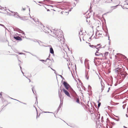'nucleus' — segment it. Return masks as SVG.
I'll list each match as a JSON object with an SVG mask.
<instances>
[{"label":"nucleus","mask_w":128,"mask_h":128,"mask_svg":"<svg viewBox=\"0 0 128 128\" xmlns=\"http://www.w3.org/2000/svg\"><path fill=\"white\" fill-rule=\"evenodd\" d=\"M62 30L60 29L56 30V41L60 42L61 43H62L65 41L64 36L63 34Z\"/></svg>","instance_id":"f257e3e1"},{"label":"nucleus","mask_w":128,"mask_h":128,"mask_svg":"<svg viewBox=\"0 0 128 128\" xmlns=\"http://www.w3.org/2000/svg\"><path fill=\"white\" fill-rule=\"evenodd\" d=\"M62 84L65 88L67 90H69L70 92H73L76 93L71 86L66 82L64 81Z\"/></svg>","instance_id":"f03ea898"},{"label":"nucleus","mask_w":128,"mask_h":128,"mask_svg":"<svg viewBox=\"0 0 128 128\" xmlns=\"http://www.w3.org/2000/svg\"><path fill=\"white\" fill-rule=\"evenodd\" d=\"M120 74L122 76V79L121 80L122 81L121 82H120V80L119 82V83H120L126 77V76L128 75V74L126 72L123 71L122 72L120 73Z\"/></svg>","instance_id":"7ed1b4c3"},{"label":"nucleus","mask_w":128,"mask_h":128,"mask_svg":"<svg viewBox=\"0 0 128 128\" xmlns=\"http://www.w3.org/2000/svg\"><path fill=\"white\" fill-rule=\"evenodd\" d=\"M76 94V93H75ZM76 94L74 96H72V98L71 97V98L73 99L77 103L80 104V101L79 100V97Z\"/></svg>","instance_id":"20e7f679"},{"label":"nucleus","mask_w":128,"mask_h":128,"mask_svg":"<svg viewBox=\"0 0 128 128\" xmlns=\"http://www.w3.org/2000/svg\"><path fill=\"white\" fill-rule=\"evenodd\" d=\"M114 70L115 72L116 73L118 74H120V73L123 71V70L122 69V68H120L119 67H118Z\"/></svg>","instance_id":"39448f33"},{"label":"nucleus","mask_w":128,"mask_h":128,"mask_svg":"<svg viewBox=\"0 0 128 128\" xmlns=\"http://www.w3.org/2000/svg\"><path fill=\"white\" fill-rule=\"evenodd\" d=\"M101 45H100L99 47H97V50L96 51V52L95 53V55L96 56H100V55L102 54V53L98 52V51H99V48H102L101 47Z\"/></svg>","instance_id":"423d86ee"},{"label":"nucleus","mask_w":128,"mask_h":128,"mask_svg":"<svg viewBox=\"0 0 128 128\" xmlns=\"http://www.w3.org/2000/svg\"><path fill=\"white\" fill-rule=\"evenodd\" d=\"M63 90L66 95L70 97V98H71V97L70 96L69 93L68 91H67L64 88L63 89Z\"/></svg>","instance_id":"0eeeda50"},{"label":"nucleus","mask_w":128,"mask_h":128,"mask_svg":"<svg viewBox=\"0 0 128 128\" xmlns=\"http://www.w3.org/2000/svg\"><path fill=\"white\" fill-rule=\"evenodd\" d=\"M13 38L16 40L21 41L22 40V39L18 36L15 34L13 36Z\"/></svg>","instance_id":"6e6552de"},{"label":"nucleus","mask_w":128,"mask_h":128,"mask_svg":"<svg viewBox=\"0 0 128 128\" xmlns=\"http://www.w3.org/2000/svg\"><path fill=\"white\" fill-rule=\"evenodd\" d=\"M18 18H19L20 20H27L28 19V18H27V19L26 18L27 17L26 16H24L23 17H21L20 16H19V14H18Z\"/></svg>","instance_id":"1a4fd4ad"},{"label":"nucleus","mask_w":128,"mask_h":128,"mask_svg":"<svg viewBox=\"0 0 128 128\" xmlns=\"http://www.w3.org/2000/svg\"><path fill=\"white\" fill-rule=\"evenodd\" d=\"M48 46L50 47V53L53 54V55L54 56V51L53 50V48H52V46L50 45Z\"/></svg>","instance_id":"9d476101"},{"label":"nucleus","mask_w":128,"mask_h":128,"mask_svg":"<svg viewBox=\"0 0 128 128\" xmlns=\"http://www.w3.org/2000/svg\"><path fill=\"white\" fill-rule=\"evenodd\" d=\"M44 1L45 2H47L51 4H53L54 2H55L50 0H44Z\"/></svg>","instance_id":"9b49d317"},{"label":"nucleus","mask_w":128,"mask_h":128,"mask_svg":"<svg viewBox=\"0 0 128 128\" xmlns=\"http://www.w3.org/2000/svg\"><path fill=\"white\" fill-rule=\"evenodd\" d=\"M105 30H104V28H103V29L104 30L105 32L106 33V36H108V28H107L106 26H105Z\"/></svg>","instance_id":"f8f14e48"},{"label":"nucleus","mask_w":128,"mask_h":128,"mask_svg":"<svg viewBox=\"0 0 128 128\" xmlns=\"http://www.w3.org/2000/svg\"><path fill=\"white\" fill-rule=\"evenodd\" d=\"M112 2V0H107L105 2L106 3H110Z\"/></svg>","instance_id":"ddd939ff"},{"label":"nucleus","mask_w":128,"mask_h":128,"mask_svg":"<svg viewBox=\"0 0 128 128\" xmlns=\"http://www.w3.org/2000/svg\"><path fill=\"white\" fill-rule=\"evenodd\" d=\"M100 56H102V57L104 58V59H106V56L104 55V54H102L100 55Z\"/></svg>","instance_id":"4468645a"},{"label":"nucleus","mask_w":128,"mask_h":128,"mask_svg":"<svg viewBox=\"0 0 128 128\" xmlns=\"http://www.w3.org/2000/svg\"><path fill=\"white\" fill-rule=\"evenodd\" d=\"M44 112V113H52V114L53 115H54V116L55 117H56V115H55L54 114L53 112Z\"/></svg>","instance_id":"2eb2a0df"},{"label":"nucleus","mask_w":128,"mask_h":128,"mask_svg":"<svg viewBox=\"0 0 128 128\" xmlns=\"http://www.w3.org/2000/svg\"><path fill=\"white\" fill-rule=\"evenodd\" d=\"M90 46L92 48H97V46H94L93 45H90Z\"/></svg>","instance_id":"dca6fc26"},{"label":"nucleus","mask_w":128,"mask_h":128,"mask_svg":"<svg viewBox=\"0 0 128 128\" xmlns=\"http://www.w3.org/2000/svg\"><path fill=\"white\" fill-rule=\"evenodd\" d=\"M24 52H26V53H29L30 54H32V56H36V57H37V58H38V57H37V56L36 55H34L33 54H32V53H31L30 52H26V51H24Z\"/></svg>","instance_id":"f3484780"},{"label":"nucleus","mask_w":128,"mask_h":128,"mask_svg":"<svg viewBox=\"0 0 128 128\" xmlns=\"http://www.w3.org/2000/svg\"><path fill=\"white\" fill-rule=\"evenodd\" d=\"M10 12H11V13L12 14H16V15L17 16H18V14L17 12H15L14 11H10Z\"/></svg>","instance_id":"a211bd4d"},{"label":"nucleus","mask_w":128,"mask_h":128,"mask_svg":"<svg viewBox=\"0 0 128 128\" xmlns=\"http://www.w3.org/2000/svg\"><path fill=\"white\" fill-rule=\"evenodd\" d=\"M39 41H40V42H42L41 41H40V40H38V42H38V44H39L40 46H45V45H43V44L42 45H41L40 44V43L39 42Z\"/></svg>","instance_id":"6ab92c4d"},{"label":"nucleus","mask_w":128,"mask_h":128,"mask_svg":"<svg viewBox=\"0 0 128 128\" xmlns=\"http://www.w3.org/2000/svg\"><path fill=\"white\" fill-rule=\"evenodd\" d=\"M101 86H102V90H104V86H103V84H101Z\"/></svg>","instance_id":"aec40b11"},{"label":"nucleus","mask_w":128,"mask_h":128,"mask_svg":"<svg viewBox=\"0 0 128 128\" xmlns=\"http://www.w3.org/2000/svg\"><path fill=\"white\" fill-rule=\"evenodd\" d=\"M8 13L7 14V15L8 16H12V14H11L9 12H7Z\"/></svg>","instance_id":"412c9836"},{"label":"nucleus","mask_w":128,"mask_h":128,"mask_svg":"<svg viewBox=\"0 0 128 128\" xmlns=\"http://www.w3.org/2000/svg\"><path fill=\"white\" fill-rule=\"evenodd\" d=\"M113 119L116 120L117 121H118L119 120V118H118V119H116L115 118H112Z\"/></svg>","instance_id":"4be33fe9"},{"label":"nucleus","mask_w":128,"mask_h":128,"mask_svg":"<svg viewBox=\"0 0 128 128\" xmlns=\"http://www.w3.org/2000/svg\"><path fill=\"white\" fill-rule=\"evenodd\" d=\"M108 52H106L104 54V55L106 56H107L108 55Z\"/></svg>","instance_id":"5701e85b"},{"label":"nucleus","mask_w":128,"mask_h":128,"mask_svg":"<svg viewBox=\"0 0 128 128\" xmlns=\"http://www.w3.org/2000/svg\"><path fill=\"white\" fill-rule=\"evenodd\" d=\"M2 92H0V98H1V99H3V98L2 97Z\"/></svg>","instance_id":"b1692460"},{"label":"nucleus","mask_w":128,"mask_h":128,"mask_svg":"<svg viewBox=\"0 0 128 128\" xmlns=\"http://www.w3.org/2000/svg\"><path fill=\"white\" fill-rule=\"evenodd\" d=\"M58 94H59V97L60 98H62V95L61 94L59 93Z\"/></svg>","instance_id":"393cba45"},{"label":"nucleus","mask_w":128,"mask_h":128,"mask_svg":"<svg viewBox=\"0 0 128 128\" xmlns=\"http://www.w3.org/2000/svg\"><path fill=\"white\" fill-rule=\"evenodd\" d=\"M120 5H121L119 4L118 5H116V6H112L111 7V8H113V7H116L118 6H120Z\"/></svg>","instance_id":"a878e982"},{"label":"nucleus","mask_w":128,"mask_h":128,"mask_svg":"<svg viewBox=\"0 0 128 128\" xmlns=\"http://www.w3.org/2000/svg\"><path fill=\"white\" fill-rule=\"evenodd\" d=\"M101 103L100 102H98V108H99L101 105Z\"/></svg>","instance_id":"bb28decb"},{"label":"nucleus","mask_w":128,"mask_h":128,"mask_svg":"<svg viewBox=\"0 0 128 128\" xmlns=\"http://www.w3.org/2000/svg\"><path fill=\"white\" fill-rule=\"evenodd\" d=\"M12 16H14L15 17H16V18H19L18 17L15 16L16 15V14H12Z\"/></svg>","instance_id":"cd10ccee"},{"label":"nucleus","mask_w":128,"mask_h":128,"mask_svg":"<svg viewBox=\"0 0 128 128\" xmlns=\"http://www.w3.org/2000/svg\"><path fill=\"white\" fill-rule=\"evenodd\" d=\"M38 40H37L35 39H34L33 41L35 42H38Z\"/></svg>","instance_id":"c85d7f7f"},{"label":"nucleus","mask_w":128,"mask_h":128,"mask_svg":"<svg viewBox=\"0 0 128 128\" xmlns=\"http://www.w3.org/2000/svg\"><path fill=\"white\" fill-rule=\"evenodd\" d=\"M98 34V35H102V34H100V33L98 32H97L96 33V35Z\"/></svg>","instance_id":"c756f323"},{"label":"nucleus","mask_w":128,"mask_h":128,"mask_svg":"<svg viewBox=\"0 0 128 128\" xmlns=\"http://www.w3.org/2000/svg\"><path fill=\"white\" fill-rule=\"evenodd\" d=\"M17 101H18V102H20L24 104H26V103H24V102H21L20 101H19V100H17Z\"/></svg>","instance_id":"7c9ffc66"},{"label":"nucleus","mask_w":128,"mask_h":128,"mask_svg":"<svg viewBox=\"0 0 128 128\" xmlns=\"http://www.w3.org/2000/svg\"><path fill=\"white\" fill-rule=\"evenodd\" d=\"M58 75L59 76H60V77L62 78V79L63 80H64V78L62 76H61V75H59L58 74H56V75Z\"/></svg>","instance_id":"2f4dec72"},{"label":"nucleus","mask_w":128,"mask_h":128,"mask_svg":"<svg viewBox=\"0 0 128 128\" xmlns=\"http://www.w3.org/2000/svg\"><path fill=\"white\" fill-rule=\"evenodd\" d=\"M0 26L3 27L5 28L6 29V27L4 26V25L2 24H0Z\"/></svg>","instance_id":"473e14b6"},{"label":"nucleus","mask_w":128,"mask_h":128,"mask_svg":"<svg viewBox=\"0 0 128 128\" xmlns=\"http://www.w3.org/2000/svg\"><path fill=\"white\" fill-rule=\"evenodd\" d=\"M20 54H24L25 55L26 54L25 53H23L22 52H19L18 53Z\"/></svg>","instance_id":"72a5a7b5"},{"label":"nucleus","mask_w":128,"mask_h":128,"mask_svg":"<svg viewBox=\"0 0 128 128\" xmlns=\"http://www.w3.org/2000/svg\"><path fill=\"white\" fill-rule=\"evenodd\" d=\"M60 9V8H58L57 6H56V11H57L58 12H59V10Z\"/></svg>","instance_id":"f704fd0d"},{"label":"nucleus","mask_w":128,"mask_h":128,"mask_svg":"<svg viewBox=\"0 0 128 128\" xmlns=\"http://www.w3.org/2000/svg\"><path fill=\"white\" fill-rule=\"evenodd\" d=\"M34 86H33V87L32 88V92H33V93L34 94H34Z\"/></svg>","instance_id":"c9c22d12"},{"label":"nucleus","mask_w":128,"mask_h":128,"mask_svg":"<svg viewBox=\"0 0 128 128\" xmlns=\"http://www.w3.org/2000/svg\"><path fill=\"white\" fill-rule=\"evenodd\" d=\"M62 103H60V105L59 106V108H61V106H62Z\"/></svg>","instance_id":"e433bc0d"},{"label":"nucleus","mask_w":128,"mask_h":128,"mask_svg":"<svg viewBox=\"0 0 128 128\" xmlns=\"http://www.w3.org/2000/svg\"><path fill=\"white\" fill-rule=\"evenodd\" d=\"M88 89L89 90H90L91 89V87L89 85L88 86Z\"/></svg>","instance_id":"4c0bfd02"},{"label":"nucleus","mask_w":128,"mask_h":128,"mask_svg":"<svg viewBox=\"0 0 128 128\" xmlns=\"http://www.w3.org/2000/svg\"><path fill=\"white\" fill-rule=\"evenodd\" d=\"M39 60H40V61H42V62H45V60H40L39 59Z\"/></svg>","instance_id":"58836bf2"},{"label":"nucleus","mask_w":128,"mask_h":128,"mask_svg":"<svg viewBox=\"0 0 128 128\" xmlns=\"http://www.w3.org/2000/svg\"><path fill=\"white\" fill-rule=\"evenodd\" d=\"M88 75V74H86V75H85V76H86V79H87V80H88V77H87V76Z\"/></svg>","instance_id":"ea45409f"},{"label":"nucleus","mask_w":128,"mask_h":128,"mask_svg":"<svg viewBox=\"0 0 128 128\" xmlns=\"http://www.w3.org/2000/svg\"><path fill=\"white\" fill-rule=\"evenodd\" d=\"M111 124L113 125H114L115 124V123L114 122H111Z\"/></svg>","instance_id":"a19ab883"},{"label":"nucleus","mask_w":128,"mask_h":128,"mask_svg":"<svg viewBox=\"0 0 128 128\" xmlns=\"http://www.w3.org/2000/svg\"><path fill=\"white\" fill-rule=\"evenodd\" d=\"M34 106V107H35V108H36V112H37V115H38V111H37V110L36 109V108L35 107V106ZM38 118V115H37L36 118Z\"/></svg>","instance_id":"79ce46f5"},{"label":"nucleus","mask_w":128,"mask_h":128,"mask_svg":"<svg viewBox=\"0 0 128 128\" xmlns=\"http://www.w3.org/2000/svg\"><path fill=\"white\" fill-rule=\"evenodd\" d=\"M26 9L25 8H23L22 7V10H23L24 11L26 10Z\"/></svg>","instance_id":"37998d69"},{"label":"nucleus","mask_w":128,"mask_h":128,"mask_svg":"<svg viewBox=\"0 0 128 128\" xmlns=\"http://www.w3.org/2000/svg\"><path fill=\"white\" fill-rule=\"evenodd\" d=\"M124 56V59H126V60H127V61H128V60L127 58H126V57L125 56Z\"/></svg>","instance_id":"c03bdc74"},{"label":"nucleus","mask_w":128,"mask_h":128,"mask_svg":"<svg viewBox=\"0 0 128 128\" xmlns=\"http://www.w3.org/2000/svg\"><path fill=\"white\" fill-rule=\"evenodd\" d=\"M108 40H109L110 42V36H109V34H108Z\"/></svg>","instance_id":"a18cd8bd"},{"label":"nucleus","mask_w":128,"mask_h":128,"mask_svg":"<svg viewBox=\"0 0 128 128\" xmlns=\"http://www.w3.org/2000/svg\"><path fill=\"white\" fill-rule=\"evenodd\" d=\"M125 105H124L123 106H122V108H123L124 109L125 108Z\"/></svg>","instance_id":"49530a36"},{"label":"nucleus","mask_w":128,"mask_h":128,"mask_svg":"<svg viewBox=\"0 0 128 128\" xmlns=\"http://www.w3.org/2000/svg\"><path fill=\"white\" fill-rule=\"evenodd\" d=\"M93 35V34H92V36L89 39L90 40H91V39L92 36Z\"/></svg>","instance_id":"de8ad7c7"},{"label":"nucleus","mask_w":128,"mask_h":128,"mask_svg":"<svg viewBox=\"0 0 128 128\" xmlns=\"http://www.w3.org/2000/svg\"><path fill=\"white\" fill-rule=\"evenodd\" d=\"M19 65L20 66V70H22V67H21V66H20V64H19Z\"/></svg>","instance_id":"09e8293b"},{"label":"nucleus","mask_w":128,"mask_h":128,"mask_svg":"<svg viewBox=\"0 0 128 128\" xmlns=\"http://www.w3.org/2000/svg\"><path fill=\"white\" fill-rule=\"evenodd\" d=\"M118 84V83L117 82H116V83H115V84H114V86H116Z\"/></svg>","instance_id":"8fccbe9b"},{"label":"nucleus","mask_w":128,"mask_h":128,"mask_svg":"<svg viewBox=\"0 0 128 128\" xmlns=\"http://www.w3.org/2000/svg\"><path fill=\"white\" fill-rule=\"evenodd\" d=\"M0 13H2V14H6V13L3 12H0Z\"/></svg>","instance_id":"3c124183"},{"label":"nucleus","mask_w":128,"mask_h":128,"mask_svg":"<svg viewBox=\"0 0 128 128\" xmlns=\"http://www.w3.org/2000/svg\"><path fill=\"white\" fill-rule=\"evenodd\" d=\"M36 101L37 104L38 103V101H37V98L36 96Z\"/></svg>","instance_id":"603ef678"},{"label":"nucleus","mask_w":128,"mask_h":128,"mask_svg":"<svg viewBox=\"0 0 128 128\" xmlns=\"http://www.w3.org/2000/svg\"><path fill=\"white\" fill-rule=\"evenodd\" d=\"M34 39L30 38V40L33 41V40H34Z\"/></svg>","instance_id":"864d4df0"},{"label":"nucleus","mask_w":128,"mask_h":128,"mask_svg":"<svg viewBox=\"0 0 128 128\" xmlns=\"http://www.w3.org/2000/svg\"><path fill=\"white\" fill-rule=\"evenodd\" d=\"M120 6H121L122 7V8H123V9L124 8H126V9H128V8H123V7H123V6H122V5H121Z\"/></svg>","instance_id":"5fc2aeb1"},{"label":"nucleus","mask_w":128,"mask_h":128,"mask_svg":"<svg viewBox=\"0 0 128 128\" xmlns=\"http://www.w3.org/2000/svg\"><path fill=\"white\" fill-rule=\"evenodd\" d=\"M50 60L49 59H48V58H46V60H45V62H46L47 61V60Z\"/></svg>","instance_id":"6e6d98bb"},{"label":"nucleus","mask_w":128,"mask_h":128,"mask_svg":"<svg viewBox=\"0 0 128 128\" xmlns=\"http://www.w3.org/2000/svg\"><path fill=\"white\" fill-rule=\"evenodd\" d=\"M21 72H22V74H23L24 76V73L23 72H22V70H21Z\"/></svg>","instance_id":"4d7b16f0"},{"label":"nucleus","mask_w":128,"mask_h":128,"mask_svg":"<svg viewBox=\"0 0 128 128\" xmlns=\"http://www.w3.org/2000/svg\"><path fill=\"white\" fill-rule=\"evenodd\" d=\"M94 63H95V64L96 65H96V61H95V59L94 60Z\"/></svg>","instance_id":"13d9d810"},{"label":"nucleus","mask_w":128,"mask_h":128,"mask_svg":"<svg viewBox=\"0 0 128 128\" xmlns=\"http://www.w3.org/2000/svg\"><path fill=\"white\" fill-rule=\"evenodd\" d=\"M100 45V44H97V45L96 46H97V47L98 46H99Z\"/></svg>","instance_id":"bf43d9fd"},{"label":"nucleus","mask_w":128,"mask_h":128,"mask_svg":"<svg viewBox=\"0 0 128 128\" xmlns=\"http://www.w3.org/2000/svg\"><path fill=\"white\" fill-rule=\"evenodd\" d=\"M48 6H51V7H53V5H50Z\"/></svg>","instance_id":"052dcab7"},{"label":"nucleus","mask_w":128,"mask_h":128,"mask_svg":"<svg viewBox=\"0 0 128 128\" xmlns=\"http://www.w3.org/2000/svg\"><path fill=\"white\" fill-rule=\"evenodd\" d=\"M74 6H76V4H75V2L74 3Z\"/></svg>","instance_id":"680f3d73"},{"label":"nucleus","mask_w":128,"mask_h":128,"mask_svg":"<svg viewBox=\"0 0 128 128\" xmlns=\"http://www.w3.org/2000/svg\"><path fill=\"white\" fill-rule=\"evenodd\" d=\"M26 38L28 40H30V38Z\"/></svg>","instance_id":"e2e57ef3"},{"label":"nucleus","mask_w":128,"mask_h":128,"mask_svg":"<svg viewBox=\"0 0 128 128\" xmlns=\"http://www.w3.org/2000/svg\"><path fill=\"white\" fill-rule=\"evenodd\" d=\"M60 108H58V110H57V111H59L60 109Z\"/></svg>","instance_id":"0e129e2a"},{"label":"nucleus","mask_w":128,"mask_h":128,"mask_svg":"<svg viewBox=\"0 0 128 128\" xmlns=\"http://www.w3.org/2000/svg\"><path fill=\"white\" fill-rule=\"evenodd\" d=\"M128 0H125L124 1V2H125V3H127L126 1H127Z\"/></svg>","instance_id":"69168bd1"},{"label":"nucleus","mask_w":128,"mask_h":128,"mask_svg":"<svg viewBox=\"0 0 128 128\" xmlns=\"http://www.w3.org/2000/svg\"><path fill=\"white\" fill-rule=\"evenodd\" d=\"M123 127L124 128H128L127 127H126V126H123Z\"/></svg>","instance_id":"338daca9"},{"label":"nucleus","mask_w":128,"mask_h":128,"mask_svg":"<svg viewBox=\"0 0 128 128\" xmlns=\"http://www.w3.org/2000/svg\"><path fill=\"white\" fill-rule=\"evenodd\" d=\"M38 2V3H40V4H41V3H42V2Z\"/></svg>","instance_id":"774afa93"}]
</instances>
